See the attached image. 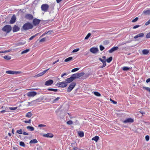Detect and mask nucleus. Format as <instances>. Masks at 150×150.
Wrapping results in <instances>:
<instances>
[{"mask_svg": "<svg viewBox=\"0 0 150 150\" xmlns=\"http://www.w3.org/2000/svg\"><path fill=\"white\" fill-rule=\"evenodd\" d=\"M33 25L32 24L29 22H27L25 23L23 25L21 29L24 30H27L32 29Z\"/></svg>", "mask_w": 150, "mask_h": 150, "instance_id": "1", "label": "nucleus"}, {"mask_svg": "<svg viewBox=\"0 0 150 150\" xmlns=\"http://www.w3.org/2000/svg\"><path fill=\"white\" fill-rule=\"evenodd\" d=\"M2 30L7 33H9L11 30V27L10 25H6L2 29Z\"/></svg>", "mask_w": 150, "mask_h": 150, "instance_id": "2", "label": "nucleus"}, {"mask_svg": "<svg viewBox=\"0 0 150 150\" xmlns=\"http://www.w3.org/2000/svg\"><path fill=\"white\" fill-rule=\"evenodd\" d=\"M84 74L83 73H77L75 74H73L71 76L73 78L74 80L76 79L79 78L82 76H83Z\"/></svg>", "mask_w": 150, "mask_h": 150, "instance_id": "3", "label": "nucleus"}, {"mask_svg": "<svg viewBox=\"0 0 150 150\" xmlns=\"http://www.w3.org/2000/svg\"><path fill=\"white\" fill-rule=\"evenodd\" d=\"M76 85V83L75 82L71 83L69 85L67 89V92H70L74 88Z\"/></svg>", "mask_w": 150, "mask_h": 150, "instance_id": "4", "label": "nucleus"}, {"mask_svg": "<svg viewBox=\"0 0 150 150\" xmlns=\"http://www.w3.org/2000/svg\"><path fill=\"white\" fill-rule=\"evenodd\" d=\"M56 85L60 87L64 88L66 87L67 84L64 81L58 83H57Z\"/></svg>", "mask_w": 150, "mask_h": 150, "instance_id": "5", "label": "nucleus"}, {"mask_svg": "<svg viewBox=\"0 0 150 150\" xmlns=\"http://www.w3.org/2000/svg\"><path fill=\"white\" fill-rule=\"evenodd\" d=\"M6 73L7 74H20L21 73V71H6Z\"/></svg>", "mask_w": 150, "mask_h": 150, "instance_id": "6", "label": "nucleus"}, {"mask_svg": "<svg viewBox=\"0 0 150 150\" xmlns=\"http://www.w3.org/2000/svg\"><path fill=\"white\" fill-rule=\"evenodd\" d=\"M49 7V5L47 4H43L42 5L41 8L42 11H47Z\"/></svg>", "mask_w": 150, "mask_h": 150, "instance_id": "7", "label": "nucleus"}, {"mask_svg": "<svg viewBox=\"0 0 150 150\" xmlns=\"http://www.w3.org/2000/svg\"><path fill=\"white\" fill-rule=\"evenodd\" d=\"M134 121V120L133 119L131 118H128L123 121L122 122L124 123H131L133 122Z\"/></svg>", "mask_w": 150, "mask_h": 150, "instance_id": "8", "label": "nucleus"}, {"mask_svg": "<svg viewBox=\"0 0 150 150\" xmlns=\"http://www.w3.org/2000/svg\"><path fill=\"white\" fill-rule=\"evenodd\" d=\"M37 93L35 91H30L27 93V95L29 97H34L37 95Z\"/></svg>", "mask_w": 150, "mask_h": 150, "instance_id": "9", "label": "nucleus"}, {"mask_svg": "<svg viewBox=\"0 0 150 150\" xmlns=\"http://www.w3.org/2000/svg\"><path fill=\"white\" fill-rule=\"evenodd\" d=\"M53 81L51 79H49L46 81L45 83V85L46 86H49L52 85L53 83Z\"/></svg>", "mask_w": 150, "mask_h": 150, "instance_id": "10", "label": "nucleus"}, {"mask_svg": "<svg viewBox=\"0 0 150 150\" xmlns=\"http://www.w3.org/2000/svg\"><path fill=\"white\" fill-rule=\"evenodd\" d=\"M90 51L92 53L95 54L98 52L99 50L98 48L93 47L90 49Z\"/></svg>", "mask_w": 150, "mask_h": 150, "instance_id": "11", "label": "nucleus"}, {"mask_svg": "<svg viewBox=\"0 0 150 150\" xmlns=\"http://www.w3.org/2000/svg\"><path fill=\"white\" fill-rule=\"evenodd\" d=\"M40 21V20L35 18L33 20V23L34 25L36 26L39 23Z\"/></svg>", "mask_w": 150, "mask_h": 150, "instance_id": "12", "label": "nucleus"}, {"mask_svg": "<svg viewBox=\"0 0 150 150\" xmlns=\"http://www.w3.org/2000/svg\"><path fill=\"white\" fill-rule=\"evenodd\" d=\"M25 18L28 19L29 20H31L33 18V17L32 15L31 14H28L25 15Z\"/></svg>", "mask_w": 150, "mask_h": 150, "instance_id": "13", "label": "nucleus"}, {"mask_svg": "<svg viewBox=\"0 0 150 150\" xmlns=\"http://www.w3.org/2000/svg\"><path fill=\"white\" fill-rule=\"evenodd\" d=\"M16 19V17L15 15H13L11 18V20L10 21V23L11 24L14 23Z\"/></svg>", "mask_w": 150, "mask_h": 150, "instance_id": "14", "label": "nucleus"}, {"mask_svg": "<svg viewBox=\"0 0 150 150\" xmlns=\"http://www.w3.org/2000/svg\"><path fill=\"white\" fill-rule=\"evenodd\" d=\"M74 80L73 78L71 76L68 78H67L65 80V82L67 84L68 83H70Z\"/></svg>", "mask_w": 150, "mask_h": 150, "instance_id": "15", "label": "nucleus"}, {"mask_svg": "<svg viewBox=\"0 0 150 150\" xmlns=\"http://www.w3.org/2000/svg\"><path fill=\"white\" fill-rule=\"evenodd\" d=\"M118 49L119 48L118 47H114L109 50L108 51L110 53H112L113 52L118 50Z\"/></svg>", "mask_w": 150, "mask_h": 150, "instance_id": "16", "label": "nucleus"}, {"mask_svg": "<svg viewBox=\"0 0 150 150\" xmlns=\"http://www.w3.org/2000/svg\"><path fill=\"white\" fill-rule=\"evenodd\" d=\"M20 30V28L18 27L16 25H14L13 28V32H15L19 31Z\"/></svg>", "mask_w": 150, "mask_h": 150, "instance_id": "17", "label": "nucleus"}, {"mask_svg": "<svg viewBox=\"0 0 150 150\" xmlns=\"http://www.w3.org/2000/svg\"><path fill=\"white\" fill-rule=\"evenodd\" d=\"M43 136L47 137L52 138L53 137V135L52 133H48L47 134H44Z\"/></svg>", "mask_w": 150, "mask_h": 150, "instance_id": "18", "label": "nucleus"}, {"mask_svg": "<svg viewBox=\"0 0 150 150\" xmlns=\"http://www.w3.org/2000/svg\"><path fill=\"white\" fill-rule=\"evenodd\" d=\"M143 13L145 15L150 14V9L144 10Z\"/></svg>", "mask_w": 150, "mask_h": 150, "instance_id": "19", "label": "nucleus"}, {"mask_svg": "<svg viewBox=\"0 0 150 150\" xmlns=\"http://www.w3.org/2000/svg\"><path fill=\"white\" fill-rule=\"evenodd\" d=\"M38 142V141H37V139H34L31 140L29 142V143L30 144H35V143H36Z\"/></svg>", "mask_w": 150, "mask_h": 150, "instance_id": "20", "label": "nucleus"}, {"mask_svg": "<svg viewBox=\"0 0 150 150\" xmlns=\"http://www.w3.org/2000/svg\"><path fill=\"white\" fill-rule=\"evenodd\" d=\"M78 133L80 137H83L84 133L82 131H78Z\"/></svg>", "mask_w": 150, "mask_h": 150, "instance_id": "21", "label": "nucleus"}, {"mask_svg": "<svg viewBox=\"0 0 150 150\" xmlns=\"http://www.w3.org/2000/svg\"><path fill=\"white\" fill-rule=\"evenodd\" d=\"M99 139V137L97 136H95V137H93L92 140H94L96 142H97Z\"/></svg>", "mask_w": 150, "mask_h": 150, "instance_id": "22", "label": "nucleus"}, {"mask_svg": "<svg viewBox=\"0 0 150 150\" xmlns=\"http://www.w3.org/2000/svg\"><path fill=\"white\" fill-rule=\"evenodd\" d=\"M33 114L31 113V112H29L26 114L25 117H30Z\"/></svg>", "mask_w": 150, "mask_h": 150, "instance_id": "23", "label": "nucleus"}, {"mask_svg": "<svg viewBox=\"0 0 150 150\" xmlns=\"http://www.w3.org/2000/svg\"><path fill=\"white\" fill-rule=\"evenodd\" d=\"M142 53L144 54H147L149 52V51L148 50H143L142 51Z\"/></svg>", "mask_w": 150, "mask_h": 150, "instance_id": "24", "label": "nucleus"}, {"mask_svg": "<svg viewBox=\"0 0 150 150\" xmlns=\"http://www.w3.org/2000/svg\"><path fill=\"white\" fill-rule=\"evenodd\" d=\"M73 58L72 57H69L64 60L65 62H68L71 60Z\"/></svg>", "mask_w": 150, "mask_h": 150, "instance_id": "25", "label": "nucleus"}, {"mask_svg": "<svg viewBox=\"0 0 150 150\" xmlns=\"http://www.w3.org/2000/svg\"><path fill=\"white\" fill-rule=\"evenodd\" d=\"M131 69V68L127 67H124L122 68V69L124 71H127Z\"/></svg>", "mask_w": 150, "mask_h": 150, "instance_id": "26", "label": "nucleus"}, {"mask_svg": "<svg viewBox=\"0 0 150 150\" xmlns=\"http://www.w3.org/2000/svg\"><path fill=\"white\" fill-rule=\"evenodd\" d=\"M27 128L28 129H30L31 131H33L34 129V128L33 127L29 126H28L27 127Z\"/></svg>", "mask_w": 150, "mask_h": 150, "instance_id": "27", "label": "nucleus"}, {"mask_svg": "<svg viewBox=\"0 0 150 150\" xmlns=\"http://www.w3.org/2000/svg\"><path fill=\"white\" fill-rule=\"evenodd\" d=\"M30 51V49H26L25 50H24L23 51L21 52V54H25V53H27L28 52H29Z\"/></svg>", "mask_w": 150, "mask_h": 150, "instance_id": "28", "label": "nucleus"}, {"mask_svg": "<svg viewBox=\"0 0 150 150\" xmlns=\"http://www.w3.org/2000/svg\"><path fill=\"white\" fill-rule=\"evenodd\" d=\"M112 57H110L108 58L107 59L106 61L107 62L110 63L112 61Z\"/></svg>", "mask_w": 150, "mask_h": 150, "instance_id": "29", "label": "nucleus"}, {"mask_svg": "<svg viewBox=\"0 0 150 150\" xmlns=\"http://www.w3.org/2000/svg\"><path fill=\"white\" fill-rule=\"evenodd\" d=\"M6 60H10L11 59V57L9 56H4L3 57Z\"/></svg>", "mask_w": 150, "mask_h": 150, "instance_id": "30", "label": "nucleus"}, {"mask_svg": "<svg viewBox=\"0 0 150 150\" xmlns=\"http://www.w3.org/2000/svg\"><path fill=\"white\" fill-rule=\"evenodd\" d=\"M47 90L49 91H53L54 92H57L58 91V89H57L48 88L47 89Z\"/></svg>", "mask_w": 150, "mask_h": 150, "instance_id": "31", "label": "nucleus"}, {"mask_svg": "<svg viewBox=\"0 0 150 150\" xmlns=\"http://www.w3.org/2000/svg\"><path fill=\"white\" fill-rule=\"evenodd\" d=\"M25 43V42H19L18 43L16 44V46H19L20 45H24Z\"/></svg>", "mask_w": 150, "mask_h": 150, "instance_id": "32", "label": "nucleus"}, {"mask_svg": "<svg viewBox=\"0 0 150 150\" xmlns=\"http://www.w3.org/2000/svg\"><path fill=\"white\" fill-rule=\"evenodd\" d=\"M94 95L97 96H101V94L98 92L97 91H95L93 92Z\"/></svg>", "mask_w": 150, "mask_h": 150, "instance_id": "33", "label": "nucleus"}, {"mask_svg": "<svg viewBox=\"0 0 150 150\" xmlns=\"http://www.w3.org/2000/svg\"><path fill=\"white\" fill-rule=\"evenodd\" d=\"M99 60L101 62H102L103 64H106L105 60L103 59L100 58H99Z\"/></svg>", "mask_w": 150, "mask_h": 150, "instance_id": "34", "label": "nucleus"}, {"mask_svg": "<svg viewBox=\"0 0 150 150\" xmlns=\"http://www.w3.org/2000/svg\"><path fill=\"white\" fill-rule=\"evenodd\" d=\"M91 35V33H88V34L86 36L85 38V40H87L89 38L90 36Z\"/></svg>", "mask_w": 150, "mask_h": 150, "instance_id": "35", "label": "nucleus"}, {"mask_svg": "<svg viewBox=\"0 0 150 150\" xmlns=\"http://www.w3.org/2000/svg\"><path fill=\"white\" fill-rule=\"evenodd\" d=\"M59 99H60V98L59 97H57V98L55 99H54L53 100V102H52V103H54L56 102Z\"/></svg>", "mask_w": 150, "mask_h": 150, "instance_id": "36", "label": "nucleus"}, {"mask_svg": "<svg viewBox=\"0 0 150 150\" xmlns=\"http://www.w3.org/2000/svg\"><path fill=\"white\" fill-rule=\"evenodd\" d=\"M20 145L22 146L25 147V144L23 142H20Z\"/></svg>", "mask_w": 150, "mask_h": 150, "instance_id": "37", "label": "nucleus"}, {"mask_svg": "<svg viewBox=\"0 0 150 150\" xmlns=\"http://www.w3.org/2000/svg\"><path fill=\"white\" fill-rule=\"evenodd\" d=\"M47 37H45V38H43L41 39V40H40L39 42H45L47 39Z\"/></svg>", "mask_w": 150, "mask_h": 150, "instance_id": "38", "label": "nucleus"}, {"mask_svg": "<svg viewBox=\"0 0 150 150\" xmlns=\"http://www.w3.org/2000/svg\"><path fill=\"white\" fill-rule=\"evenodd\" d=\"M43 75L42 72H41V73H39V74L35 76L34 77H37Z\"/></svg>", "mask_w": 150, "mask_h": 150, "instance_id": "39", "label": "nucleus"}, {"mask_svg": "<svg viewBox=\"0 0 150 150\" xmlns=\"http://www.w3.org/2000/svg\"><path fill=\"white\" fill-rule=\"evenodd\" d=\"M52 32V31H49L47 32H45L41 36H43L45 34H51L50 33H51Z\"/></svg>", "mask_w": 150, "mask_h": 150, "instance_id": "40", "label": "nucleus"}, {"mask_svg": "<svg viewBox=\"0 0 150 150\" xmlns=\"http://www.w3.org/2000/svg\"><path fill=\"white\" fill-rule=\"evenodd\" d=\"M11 50H7L4 51H0V53H5L11 51Z\"/></svg>", "mask_w": 150, "mask_h": 150, "instance_id": "41", "label": "nucleus"}, {"mask_svg": "<svg viewBox=\"0 0 150 150\" xmlns=\"http://www.w3.org/2000/svg\"><path fill=\"white\" fill-rule=\"evenodd\" d=\"M79 68H75L72 69L71 71V72H73L77 71L79 70Z\"/></svg>", "mask_w": 150, "mask_h": 150, "instance_id": "42", "label": "nucleus"}, {"mask_svg": "<svg viewBox=\"0 0 150 150\" xmlns=\"http://www.w3.org/2000/svg\"><path fill=\"white\" fill-rule=\"evenodd\" d=\"M16 132L20 134H21L23 133L22 129H20L19 130H17Z\"/></svg>", "mask_w": 150, "mask_h": 150, "instance_id": "43", "label": "nucleus"}, {"mask_svg": "<svg viewBox=\"0 0 150 150\" xmlns=\"http://www.w3.org/2000/svg\"><path fill=\"white\" fill-rule=\"evenodd\" d=\"M137 35H138L139 37H143L144 36V34L143 33H139V34H137Z\"/></svg>", "mask_w": 150, "mask_h": 150, "instance_id": "44", "label": "nucleus"}, {"mask_svg": "<svg viewBox=\"0 0 150 150\" xmlns=\"http://www.w3.org/2000/svg\"><path fill=\"white\" fill-rule=\"evenodd\" d=\"M73 123V122L71 120H69L67 122V124L69 125H71Z\"/></svg>", "mask_w": 150, "mask_h": 150, "instance_id": "45", "label": "nucleus"}, {"mask_svg": "<svg viewBox=\"0 0 150 150\" xmlns=\"http://www.w3.org/2000/svg\"><path fill=\"white\" fill-rule=\"evenodd\" d=\"M8 108H6L5 110H3L2 111H1L0 112L1 113H4V112H8Z\"/></svg>", "mask_w": 150, "mask_h": 150, "instance_id": "46", "label": "nucleus"}, {"mask_svg": "<svg viewBox=\"0 0 150 150\" xmlns=\"http://www.w3.org/2000/svg\"><path fill=\"white\" fill-rule=\"evenodd\" d=\"M104 47L102 45L100 46V49L101 51L103 50L104 49Z\"/></svg>", "mask_w": 150, "mask_h": 150, "instance_id": "47", "label": "nucleus"}, {"mask_svg": "<svg viewBox=\"0 0 150 150\" xmlns=\"http://www.w3.org/2000/svg\"><path fill=\"white\" fill-rule=\"evenodd\" d=\"M79 48H77V49H75L73 50L72 52L74 53V52H77L78 51H79Z\"/></svg>", "mask_w": 150, "mask_h": 150, "instance_id": "48", "label": "nucleus"}, {"mask_svg": "<svg viewBox=\"0 0 150 150\" xmlns=\"http://www.w3.org/2000/svg\"><path fill=\"white\" fill-rule=\"evenodd\" d=\"M138 19V17H136L132 21V22H136Z\"/></svg>", "mask_w": 150, "mask_h": 150, "instance_id": "49", "label": "nucleus"}, {"mask_svg": "<svg viewBox=\"0 0 150 150\" xmlns=\"http://www.w3.org/2000/svg\"><path fill=\"white\" fill-rule=\"evenodd\" d=\"M110 100L112 102V103L114 104H116L117 103V102L116 101H115L113 100H112V99H111V98H110Z\"/></svg>", "mask_w": 150, "mask_h": 150, "instance_id": "50", "label": "nucleus"}, {"mask_svg": "<svg viewBox=\"0 0 150 150\" xmlns=\"http://www.w3.org/2000/svg\"><path fill=\"white\" fill-rule=\"evenodd\" d=\"M17 107H9V108L11 110H14L17 108Z\"/></svg>", "mask_w": 150, "mask_h": 150, "instance_id": "51", "label": "nucleus"}, {"mask_svg": "<svg viewBox=\"0 0 150 150\" xmlns=\"http://www.w3.org/2000/svg\"><path fill=\"white\" fill-rule=\"evenodd\" d=\"M149 139V137L148 135H146L145 137V139L146 141H148Z\"/></svg>", "mask_w": 150, "mask_h": 150, "instance_id": "52", "label": "nucleus"}, {"mask_svg": "<svg viewBox=\"0 0 150 150\" xmlns=\"http://www.w3.org/2000/svg\"><path fill=\"white\" fill-rule=\"evenodd\" d=\"M49 68L48 69L45 70H44V71H43L42 72V73L43 74V75H44L45 73L47 71H48V70L49 69Z\"/></svg>", "mask_w": 150, "mask_h": 150, "instance_id": "53", "label": "nucleus"}, {"mask_svg": "<svg viewBox=\"0 0 150 150\" xmlns=\"http://www.w3.org/2000/svg\"><path fill=\"white\" fill-rule=\"evenodd\" d=\"M46 126V125L42 124H40L38 125V127H45Z\"/></svg>", "mask_w": 150, "mask_h": 150, "instance_id": "54", "label": "nucleus"}, {"mask_svg": "<svg viewBox=\"0 0 150 150\" xmlns=\"http://www.w3.org/2000/svg\"><path fill=\"white\" fill-rule=\"evenodd\" d=\"M146 37L147 38H150V33H149L147 34Z\"/></svg>", "mask_w": 150, "mask_h": 150, "instance_id": "55", "label": "nucleus"}, {"mask_svg": "<svg viewBox=\"0 0 150 150\" xmlns=\"http://www.w3.org/2000/svg\"><path fill=\"white\" fill-rule=\"evenodd\" d=\"M24 122L25 123H30L31 122V119H30L28 121H25Z\"/></svg>", "mask_w": 150, "mask_h": 150, "instance_id": "56", "label": "nucleus"}, {"mask_svg": "<svg viewBox=\"0 0 150 150\" xmlns=\"http://www.w3.org/2000/svg\"><path fill=\"white\" fill-rule=\"evenodd\" d=\"M108 43H109V42L107 40H105L103 42V44H105V45L107 44Z\"/></svg>", "mask_w": 150, "mask_h": 150, "instance_id": "57", "label": "nucleus"}, {"mask_svg": "<svg viewBox=\"0 0 150 150\" xmlns=\"http://www.w3.org/2000/svg\"><path fill=\"white\" fill-rule=\"evenodd\" d=\"M139 26H140V25H136L134 26L133 27V28L135 29V28H138V27H139Z\"/></svg>", "mask_w": 150, "mask_h": 150, "instance_id": "58", "label": "nucleus"}, {"mask_svg": "<svg viewBox=\"0 0 150 150\" xmlns=\"http://www.w3.org/2000/svg\"><path fill=\"white\" fill-rule=\"evenodd\" d=\"M106 65V64H103V65L102 66H100V68H103L105 67Z\"/></svg>", "mask_w": 150, "mask_h": 150, "instance_id": "59", "label": "nucleus"}, {"mask_svg": "<svg viewBox=\"0 0 150 150\" xmlns=\"http://www.w3.org/2000/svg\"><path fill=\"white\" fill-rule=\"evenodd\" d=\"M35 37V36L33 35V36H31V37H30L29 38V40H32V39H33Z\"/></svg>", "mask_w": 150, "mask_h": 150, "instance_id": "60", "label": "nucleus"}, {"mask_svg": "<svg viewBox=\"0 0 150 150\" xmlns=\"http://www.w3.org/2000/svg\"><path fill=\"white\" fill-rule=\"evenodd\" d=\"M150 23V19L145 23V25H147Z\"/></svg>", "mask_w": 150, "mask_h": 150, "instance_id": "61", "label": "nucleus"}, {"mask_svg": "<svg viewBox=\"0 0 150 150\" xmlns=\"http://www.w3.org/2000/svg\"><path fill=\"white\" fill-rule=\"evenodd\" d=\"M73 149L74 150H79V148L76 147H74L73 148Z\"/></svg>", "mask_w": 150, "mask_h": 150, "instance_id": "62", "label": "nucleus"}, {"mask_svg": "<svg viewBox=\"0 0 150 150\" xmlns=\"http://www.w3.org/2000/svg\"><path fill=\"white\" fill-rule=\"evenodd\" d=\"M146 82L147 83L150 82V78L146 79Z\"/></svg>", "mask_w": 150, "mask_h": 150, "instance_id": "63", "label": "nucleus"}, {"mask_svg": "<svg viewBox=\"0 0 150 150\" xmlns=\"http://www.w3.org/2000/svg\"><path fill=\"white\" fill-rule=\"evenodd\" d=\"M23 134L24 135H28V134L25 132H24L23 133Z\"/></svg>", "mask_w": 150, "mask_h": 150, "instance_id": "64", "label": "nucleus"}]
</instances>
